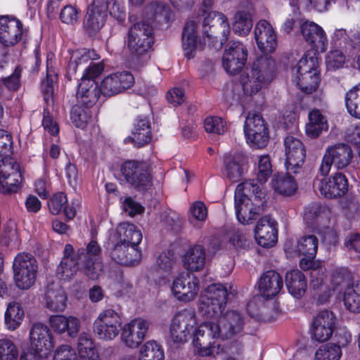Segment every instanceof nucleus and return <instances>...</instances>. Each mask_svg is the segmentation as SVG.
Returning a JSON list of instances; mask_svg holds the SVG:
<instances>
[{"label": "nucleus", "mask_w": 360, "mask_h": 360, "mask_svg": "<svg viewBox=\"0 0 360 360\" xmlns=\"http://www.w3.org/2000/svg\"><path fill=\"white\" fill-rule=\"evenodd\" d=\"M250 193L254 194L255 201L257 199L262 201L266 195L262 181H242L236 188V214L238 221L243 224L251 223L260 211V205L248 197Z\"/></svg>", "instance_id": "f257e3e1"}, {"label": "nucleus", "mask_w": 360, "mask_h": 360, "mask_svg": "<svg viewBox=\"0 0 360 360\" xmlns=\"http://www.w3.org/2000/svg\"><path fill=\"white\" fill-rule=\"evenodd\" d=\"M274 61L269 56H261L252 63L250 70L241 74L240 82L244 94L252 96L269 83L274 75Z\"/></svg>", "instance_id": "f03ea898"}, {"label": "nucleus", "mask_w": 360, "mask_h": 360, "mask_svg": "<svg viewBox=\"0 0 360 360\" xmlns=\"http://www.w3.org/2000/svg\"><path fill=\"white\" fill-rule=\"evenodd\" d=\"M130 53L136 57L146 54L154 43L153 28L145 21L133 23L124 41Z\"/></svg>", "instance_id": "7ed1b4c3"}, {"label": "nucleus", "mask_w": 360, "mask_h": 360, "mask_svg": "<svg viewBox=\"0 0 360 360\" xmlns=\"http://www.w3.org/2000/svg\"><path fill=\"white\" fill-rule=\"evenodd\" d=\"M229 297L227 288L219 283L209 285L201 294L199 300V310L207 318L221 314Z\"/></svg>", "instance_id": "20e7f679"}, {"label": "nucleus", "mask_w": 360, "mask_h": 360, "mask_svg": "<svg viewBox=\"0 0 360 360\" xmlns=\"http://www.w3.org/2000/svg\"><path fill=\"white\" fill-rule=\"evenodd\" d=\"M202 21L204 41L208 42L209 46H216L218 42L219 34L222 38L220 39L219 48L227 40L230 33V25L227 18L221 13L209 12L205 13Z\"/></svg>", "instance_id": "39448f33"}, {"label": "nucleus", "mask_w": 360, "mask_h": 360, "mask_svg": "<svg viewBox=\"0 0 360 360\" xmlns=\"http://www.w3.org/2000/svg\"><path fill=\"white\" fill-rule=\"evenodd\" d=\"M37 262L28 253H19L13 264V278L16 286L21 290L30 288L35 282L37 273Z\"/></svg>", "instance_id": "423d86ee"}, {"label": "nucleus", "mask_w": 360, "mask_h": 360, "mask_svg": "<svg viewBox=\"0 0 360 360\" xmlns=\"http://www.w3.org/2000/svg\"><path fill=\"white\" fill-rule=\"evenodd\" d=\"M293 82L303 92L311 94L318 88L319 76L315 68L314 60L303 56L292 69Z\"/></svg>", "instance_id": "0eeeda50"}, {"label": "nucleus", "mask_w": 360, "mask_h": 360, "mask_svg": "<svg viewBox=\"0 0 360 360\" xmlns=\"http://www.w3.org/2000/svg\"><path fill=\"white\" fill-rule=\"evenodd\" d=\"M285 148L286 178L280 174L274 175L273 180H292L300 172L305 158V150L302 143L292 136H288L284 141Z\"/></svg>", "instance_id": "6e6552de"}, {"label": "nucleus", "mask_w": 360, "mask_h": 360, "mask_svg": "<svg viewBox=\"0 0 360 360\" xmlns=\"http://www.w3.org/2000/svg\"><path fill=\"white\" fill-rule=\"evenodd\" d=\"M221 338V331L217 323H202L194 333L193 345L194 351L200 356H207L214 353V340Z\"/></svg>", "instance_id": "1a4fd4ad"}, {"label": "nucleus", "mask_w": 360, "mask_h": 360, "mask_svg": "<svg viewBox=\"0 0 360 360\" xmlns=\"http://www.w3.org/2000/svg\"><path fill=\"white\" fill-rule=\"evenodd\" d=\"M121 326L122 319L118 312L112 309H107L102 311L94 320L93 330L99 339L109 341L119 335Z\"/></svg>", "instance_id": "9d476101"}, {"label": "nucleus", "mask_w": 360, "mask_h": 360, "mask_svg": "<svg viewBox=\"0 0 360 360\" xmlns=\"http://www.w3.org/2000/svg\"><path fill=\"white\" fill-rule=\"evenodd\" d=\"M197 323L194 310L185 309L177 312L174 316L170 324L171 338L175 342L184 343L187 342Z\"/></svg>", "instance_id": "9b49d317"}, {"label": "nucleus", "mask_w": 360, "mask_h": 360, "mask_svg": "<svg viewBox=\"0 0 360 360\" xmlns=\"http://www.w3.org/2000/svg\"><path fill=\"white\" fill-rule=\"evenodd\" d=\"M101 248L95 240H91L86 249L80 248L75 255L82 263V269L90 279L96 280L101 276L103 264L99 261L101 255Z\"/></svg>", "instance_id": "f8f14e48"}, {"label": "nucleus", "mask_w": 360, "mask_h": 360, "mask_svg": "<svg viewBox=\"0 0 360 360\" xmlns=\"http://www.w3.org/2000/svg\"><path fill=\"white\" fill-rule=\"evenodd\" d=\"M243 130L248 143L258 148H264L269 141V134L262 117L255 112H249Z\"/></svg>", "instance_id": "ddd939ff"}, {"label": "nucleus", "mask_w": 360, "mask_h": 360, "mask_svg": "<svg viewBox=\"0 0 360 360\" xmlns=\"http://www.w3.org/2000/svg\"><path fill=\"white\" fill-rule=\"evenodd\" d=\"M29 338L30 342L29 350L44 356H47L54 347L53 333L51 329L42 323L37 322L32 324Z\"/></svg>", "instance_id": "4468645a"}, {"label": "nucleus", "mask_w": 360, "mask_h": 360, "mask_svg": "<svg viewBox=\"0 0 360 360\" xmlns=\"http://www.w3.org/2000/svg\"><path fill=\"white\" fill-rule=\"evenodd\" d=\"M150 323L143 318H135L121 328V340L128 347L136 348L144 340Z\"/></svg>", "instance_id": "2eb2a0df"}, {"label": "nucleus", "mask_w": 360, "mask_h": 360, "mask_svg": "<svg viewBox=\"0 0 360 360\" xmlns=\"http://www.w3.org/2000/svg\"><path fill=\"white\" fill-rule=\"evenodd\" d=\"M335 316L332 311L323 310L313 319L311 325L312 340L323 342L332 336L335 328Z\"/></svg>", "instance_id": "dca6fc26"}, {"label": "nucleus", "mask_w": 360, "mask_h": 360, "mask_svg": "<svg viewBox=\"0 0 360 360\" xmlns=\"http://www.w3.org/2000/svg\"><path fill=\"white\" fill-rule=\"evenodd\" d=\"M26 30L22 22L15 18L0 17V41L5 46H13L25 39Z\"/></svg>", "instance_id": "f3484780"}, {"label": "nucleus", "mask_w": 360, "mask_h": 360, "mask_svg": "<svg viewBox=\"0 0 360 360\" xmlns=\"http://www.w3.org/2000/svg\"><path fill=\"white\" fill-rule=\"evenodd\" d=\"M107 16L108 5L105 0H94L84 19V30L90 35L96 34L105 25Z\"/></svg>", "instance_id": "a211bd4d"}, {"label": "nucleus", "mask_w": 360, "mask_h": 360, "mask_svg": "<svg viewBox=\"0 0 360 360\" xmlns=\"http://www.w3.org/2000/svg\"><path fill=\"white\" fill-rule=\"evenodd\" d=\"M248 51L239 41H231L227 44L223 56V67L226 72L234 75L243 68L247 60Z\"/></svg>", "instance_id": "6ab92c4d"}, {"label": "nucleus", "mask_w": 360, "mask_h": 360, "mask_svg": "<svg viewBox=\"0 0 360 360\" xmlns=\"http://www.w3.org/2000/svg\"><path fill=\"white\" fill-rule=\"evenodd\" d=\"M134 84V76L129 72H119L105 77L101 84V93L108 96L122 93Z\"/></svg>", "instance_id": "aec40b11"}, {"label": "nucleus", "mask_w": 360, "mask_h": 360, "mask_svg": "<svg viewBox=\"0 0 360 360\" xmlns=\"http://www.w3.org/2000/svg\"><path fill=\"white\" fill-rule=\"evenodd\" d=\"M255 39L259 49L268 56L273 53L278 45L277 37L271 25L265 20H259L255 25Z\"/></svg>", "instance_id": "412c9836"}, {"label": "nucleus", "mask_w": 360, "mask_h": 360, "mask_svg": "<svg viewBox=\"0 0 360 360\" xmlns=\"http://www.w3.org/2000/svg\"><path fill=\"white\" fill-rule=\"evenodd\" d=\"M217 324L221 331V338L229 339L243 331L245 325L244 316L238 311L229 310L222 314Z\"/></svg>", "instance_id": "4be33fe9"}, {"label": "nucleus", "mask_w": 360, "mask_h": 360, "mask_svg": "<svg viewBox=\"0 0 360 360\" xmlns=\"http://www.w3.org/2000/svg\"><path fill=\"white\" fill-rule=\"evenodd\" d=\"M199 290L198 281L195 276L189 274H182L176 277L172 286V291L174 297L183 302L193 300Z\"/></svg>", "instance_id": "5701e85b"}, {"label": "nucleus", "mask_w": 360, "mask_h": 360, "mask_svg": "<svg viewBox=\"0 0 360 360\" xmlns=\"http://www.w3.org/2000/svg\"><path fill=\"white\" fill-rule=\"evenodd\" d=\"M276 222L270 216L261 218L255 229L257 243L264 248L274 246L277 242Z\"/></svg>", "instance_id": "b1692460"}, {"label": "nucleus", "mask_w": 360, "mask_h": 360, "mask_svg": "<svg viewBox=\"0 0 360 360\" xmlns=\"http://www.w3.org/2000/svg\"><path fill=\"white\" fill-rule=\"evenodd\" d=\"M223 162L225 175L229 179L239 180L248 169L247 157L240 152L225 153Z\"/></svg>", "instance_id": "393cba45"}, {"label": "nucleus", "mask_w": 360, "mask_h": 360, "mask_svg": "<svg viewBox=\"0 0 360 360\" xmlns=\"http://www.w3.org/2000/svg\"><path fill=\"white\" fill-rule=\"evenodd\" d=\"M301 33L304 40L317 51H326L328 38L323 29L312 21H305L300 25Z\"/></svg>", "instance_id": "a878e982"}, {"label": "nucleus", "mask_w": 360, "mask_h": 360, "mask_svg": "<svg viewBox=\"0 0 360 360\" xmlns=\"http://www.w3.org/2000/svg\"><path fill=\"white\" fill-rule=\"evenodd\" d=\"M79 262L72 245L66 244L63 250V257L56 271L58 278L64 281H70L77 272Z\"/></svg>", "instance_id": "bb28decb"}, {"label": "nucleus", "mask_w": 360, "mask_h": 360, "mask_svg": "<svg viewBox=\"0 0 360 360\" xmlns=\"http://www.w3.org/2000/svg\"><path fill=\"white\" fill-rule=\"evenodd\" d=\"M101 93V86L95 80L82 77L77 86V103L86 108H91L98 101Z\"/></svg>", "instance_id": "cd10ccee"}, {"label": "nucleus", "mask_w": 360, "mask_h": 360, "mask_svg": "<svg viewBox=\"0 0 360 360\" xmlns=\"http://www.w3.org/2000/svg\"><path fill=\"white\" fill-rule=\"evenodd\" d=\"M152 131L149 120L146 117L139 116L134 123L131 134L124 139L125 143H133L134 146L141 148L150 143Z\"/></svg>", "instance_id": "c85d7f7f"}, {"label": "nucleus", "mask_w": 360, "mask_h": 360, "mask_svg": "<svg viewBox=\"0 0 360 360\" xmlns=\"http://www.w3.org/2000/svg\"><path fill=\"white\" fill-rule=\"evenodd\" d=\"M49 323L55 333L60 335L67 333L70 338H75L81 327L79 319L74 316L51 315Z\"/></svg>", "instance_id": "c756f323"}, {"label": "nucleus", "mask_w": 360, "mask_h": 360, "mask_svg": "<svg viewBox=\"0 0 360 360\" xmlns=\"http://www.w3.org/2000/svg\"><path fill=\"white\" fill-rule=\"evenodd\" d=\"M184 54L188 59L193 58L197 52L202 50L203 46L198 40L197 25L195 22H187L182 34Z\"/></svg>", "instance_id": "7c9ffc66"}, {"label": "nucleus", "mask_w": 360, "mask_h": 360, "mask_svg": "<svg viewBox=\"0 0 360 360\" xmlns=\"http://www.w3.org/2000/svg\"><path fill=\"white\" fill-rule=\"evenodd\" d=\"M141 252L138 248L118 242L110 252L111 258L117 263L131 266L139 262Z\"/></svg>", "instance_id": "2f4dec72"}, {"label": "nucleus", "mask_w": 360, "mask_h": 360, "mask_svg": "<svg viewBox=\"0 0 360 360\" xmlns=\"http://www.w3.org/2000/svg\"><path fill=\"white\" fill-rule=\"evenodd\" d=\"M352 341L350 334L340 337L338 344L327 343L320 346L315 352L314 360H340L342 356L341 347H346Z\"/></svg>", "instance_id": "473e14b6"}, {"label": "nucleus", "mask_w": 360, "mask_h": 360, "mask_svg": "<svg viewBox=\"0 0 360 360\" xmlns=\"http://www.w3.org/2000/svg\"><path fill=\"white\" fill-rule=\"evenodd\" d=\"M283 287L281 276L275 271L265 272L260 278L259 290L260 294L266 298L276 296Z\"/></svg>", "instance_id": "72a5a7b5"}, {"label": "nucleus", "mask_w": 360, "mask_h": 360, "mask_svg": "<svg viewBox=\"0 0 360 360\" xmlns=\"http://www.w3.org/2000/svg\"><path fill=\"white\" fill-rule=\"evenodd\" d=\"M46 307L51 311H63L66 308L68 296L64 290L54 283L49 285L45 294Z\"/></svg>", "instance_id": "f704fd0d"}, {"label": "nucleus", "mask_w": 360, "mask_h": 360, "mask_svg": "<svg viewBox=\"0 0 360 360\" xmlns=\"http://www.w3.org/2000/svg\"><path fill=\"white\" fill-rule=\"evenodd\" d=\"M205 249L200 245L191 247L184 256L183 264L186 269L191 271H199L205 264Z\"/></svg>", "instance_id": "c9c22d12"}, {"label": "nucleus", "mask_w": 360, "mask_h": 360, "mask_svg": "<svg viewBox=\"0 0 360 360\" xmlns=\"http://www.w3.org/2000/svg\"><path fill=\"white\" fill-rule=\"evenodd\" d=\"M326 154L338 169L347 167L353 158L352 150L346 143H339L328 148Z\"/></svg>", "instance_id": "e433bc0d"}, {"label": "nucleus", "mask_w": 360, "mask_h": 360, "mask_svg": "<svg viewBox=\"0 0 360 360\" xmlns=\"http://www.w3.org/2000/svg\"><path fill=\"white\" fill-rule=\"evenodd\" d=\"M117 238L120 242L138 248L142 240V233L133 224L122 222L118 224L117 229Z\"/></svg>", "instance_id": "4c0bfd02"}, {"label": "nucleus", "mask_w": 360, "mask_h": 360, "mask_svg": "<svg viewBox=\"0 0 360 360\" xmlns=\"http://www.w3.org/2000/svg\"><path fill=\"white\" fill-rule=\"evenodd\" d=\"M285 284L289 292L295 297H301L305 292L307 281L300 271L296 269L288 272L285 275Z\"/></svg>", "instance_id": "58836bf2"}, {"label": "nucleus", "mask_w": 360, "mask_h": 360, "mask_svg": "<svg viewBox=\"0 0 360 360\" xmlns=\"http://www.w3.org/2000/svg\"><path fill=\"white\" fill-rule=\"evenodd\" d=\"M330 215V210L326 205L314 202L309 204L304 209V219L309 226L323 219H328Z\"/></svg>", "instance_id": "ea45409f"}, {"label": "nucleus", "mask_w": 360, "mask_h": 360, "mask_svg": "<svg viewBox=\"0 0 360 360\" xmlns=\"http://www.w3.org/2000/svg\"><path fill=\"white\" fill-rule=\"evenodd\" d=\"M98 55L94 50L82 49L74 51L70 57L68 69L70 73H76L77 69L81 67L86 68L88 63L98 59Z\"/></svg>", "instance_id": "a19ab883"}, {"label": "nucleus", "mask_w": 360, "mask_h": 360, "mask_svg": "<svg viewBox=\"0 0 360 360\" xmlns=\"http://www.w3.org/2000/svg\"><path fill=\"white\" fill-rule=\"evenodd\" d=\"M121 172L126 180H148L153 177L145 169L143 164L136 161H127L121 167Z\"/></svg>", "instance_id": "79ce46f5"}, {"label": "nucleus", "mask_w": 360, "mask_h": 360, "mask_svg": "<svg viewBox=\"0 0 360 360\" xmlns=\"http://www.w3.org/2000/svg\"><path fill=\"white\" fill-rule=\"evenodd\" d=\"M77 350L81 360H100L91 335L82 333L78 338Z\"/></svg>", "instance_id": "37998d69"}, {"label": "nucleus", "mask_w": 360, "mask_h": 360, "mask_svg": "<svg viewBox=\"0 0 360 360\" xmlns=\"http://www.w3.org/2000/svg\"><path fill=\"white\" fill-rule=\"evenodd\" d=\"M13 180L26 178L25 171L20 169V165L11 158H4L0 160V180Z\"/></svg>", "instance_id": "c03bdc74"}, {"label": "nucleus", "mask_w": 360, "mask_h": 360, "mask_svg": "<svg viewBox=\"0 0 360 360\" xmlns=\"http://www.w3.org/2000/svg\"><path fill=\"white\" fill-rule=\"evenodd\" d=\"M309 123L306 132L312 138L318 137L323 131L328 129V122L319 110H313L309 113Z\"/></svg>", "instance_id": "a18cd8bd"}, {"label": "nucleus", "mask_w": 360, "mask_h": 360, "mask_svg": "<svg viewBox=\"0 0 360 360\" xmlns=\"http://www.w3.org/2000/svg\"><path fill=\"white\" fill-rule=\"evenodd\" d=\"M348 181H319L317 186L321 194L326 198L342 196L348 190Z\"/></svg>", "instance_id": "49530a36"}, {"label": "nucleus", "mask_w": 360, "mask_h": 360, "mask_svg": "<svg viewBox=\"0 0 360 360\" xmlns=\"http://www.w3.org/2000/svg\"><path fill=\"white\" fill-rule=\"evenodd\" d=\"M319 246L318 238L313 235H305L297 240L295 252L299 255H304L315 258Z\"/></svg>", "instance_id": "de8ad7c7"}, {"label": "nucleus", "mask_w": 360, "mask_h": 360, "mask_svg": "<svg viewBox=\"0 0 360 360\" xmlns=\"http://www.w3.org/2000/svg\"><path fill=\"white\" fill-rule=\"evenodd\" d=\"M24 318V311L20 304L16 302L8 303L5 312V323L8 330L18 328Z\"/></svg>", "instance_id": "09e8293b"}, {"label": "nucleus", "mask_w": 360, "mask_h": 360, "mask_svg": "<svg viewBox=\"0 0 360 360\" xmlns=\"http://www.w3.org/2000/svg\"><path fill=\"white\" fill-rule=\"evenodd\" d=\"M344 98L348 113L360 120V83L347 91Z\"/></svg>", "instance_id": "8fccbe9b"}, {"label": "nucleus", "mask_w": 360, "mask_h": 360, "mask_svg": "<svg viewBox=\"0 0 360 360\" xmlns=\"http://www.w3.org/2000/svg\"><path fill=\"white\" fill-rule=\"evenodd\" d=\"M138 360H165L163 349L157 342L147 341L139 350Z\"/></svg>", "instance_id": "3c124183"}, {"label": "nucleus", "mask_w": 360, "mask_h": 360, "mask_svg": "<svg viewBox=\"0 0 360 360\" xmlns=\"http://www.w3.org/2000/svg\"><path fill=\"white\" fill-rule=\"evenodd\" d=\"M90 108L82 107L79 103L72 107L70 119L73 124L80 129H84L91 120V111Z\"/></svg>", "instance_id": "603ef678"}, {"label": "nucleus", "mask_w": 360, "mask_h": 360, "mask_svg": "<svg viewBox=\"0 0 360 360\" xmlns=\"http://www.w3.org/2000/svg\"><path fill=\"white\" fill-rule=\"evenodd\" d=\"M233 30L240 36H245L250 32L252 27L251 15L246 11H238L234 17Z\"/></svg>", "instance_id": "864d4df0"}, {"label": "nucleus", "mask_w": 360, "mask_h": 360, "mask_svg": "<svg viewBox=\"0 0 360 360\" xmlns=\"http://www.w3.org/2000/svg\"><path fill=\"white\" fill-rule=\"evenodd\" d=\"M343 300L347 309L354 313L360 312V283L347 288Z\"/></svg>", "instance_id": "5fc2aeb1"}, {"label": "nucleus", "mask_w": 360, "mask_h": 360, "mask_svg": "<svg viewBox=\"0 0 360 360\" xmlns=\"http://www.w3.org/2000/svg\"><path fill=\"white\" fill-rule=\"evenodd\" d=\"M18 350L8 338L0 339V360H18Z\"/></svg>", "instance_id": "6e6d98bb"}, {"label": "nucleus", "mask_w": 360, "mask_h": 360, "mask_svg": "<svg viewBox=\"0 0 360 360\" xmlns=\"http://www.w3.org/2000/svg\"><path fill=\"white\" fill-rule=\"evenodd\" d=\"M205 130L208 133L224 134L226 131V124L221 117L212 116L204 121Z\"/></svg>", "instance_id": "4d7b16f0"}, {"label": "nucleus", "mask_w": 360, "mask_h": 360, "mask_svg": "<svg viewBox=\"0 0 360 360\" xmlns=\"http://www.w3.org/2000/svg\"><path fill=\"white\" fill-rule=\"evenodd\" d=\"M110 15L120 22L124 20L126 10L124 2L120 0H105Z\"/></svg>", "instance_id": "13d9d810"}, {"label": "nucleus", "mask_w": 360, "mask_h": 360, "mask_svg": "<svg viewBox=\"0 0 360 360\" xmlns=\"http://www.w3.org/2000/svg\"><path fill=\"white\" fill-rule=\"evenodd\" d=\"M272 188L279 195L290 196L297 192L298 185L296 181H272Z\"/></svg>", "instance_id": "bf43d9fd"}, {"label": "nucleus", "mask_w": 360, "mask_h": 360, "mask_svg": "<svg viewBox=\"0 0 360 360\" xmlns=\"http://www.w3.org/2000/svg\"><path fill=\"white\" fill-rule=\"evenodd\" d=\"M156 264L160 270L169 272L175 264L174 252L172 250L161 252L157 258Z\"/></svg>", "instance_id": "052dcab7"}, {"label": "nucleus", "mask_w": 360, "mask_h": 360, "mask_svg": "<svg viewBox=\"0 0 360 360\" xmlns=\"http://www.w3.org/2000/svg\"><path fill=\"white\" fill-rule=\"evenodd\" d=\"M272 166L269 155H261L258 161L257 180H265L271 176Z\"/></svg>", "instance_id": "680f3d73"}, {"label": "nucleus", "mask_w": 360, "mask_h": 360, "mask_svg": "<svg viewBox=\"0 0 360 360\" xmlns=\"http://www.w3.org/2000/svg\"><path fill=\"white\" fill-rule=\"evenodd\" d=\"M345 56L340 50L331 51L326 56V63L328 69L335 70L343 66Z\"/></svg>", "instance_id": "e2e57ef3"}, {"label": "nucleus", "mask_w": 360, "mask_h": 360, "mask_svg": "<svg viewBox=\"0 0 360 360\" xmlns=\"http://www.w3.org/2000/svg\"><path fill=\"white\" fill-rule=\"evenodd\" d=\"M67 202V196L63 192L54 194L48 202L50 212L54 215L58 214Z\"/></svg>", "instance_id": "0e129e2a"}, {"label": "nucleus", "mask_w": 360, "mask_h": 360, "mask_svg": "<svg viewBox=\"0 0 360 360\" xmlns=\"http://www.w3.org/2000/svg\"><path fill=\"white\" fill-rule=\"evenodd\" d=\"M122 210L130 217L142 214L145 208L131 197H127L122 202Z\"/></svg>", "instance_id": "69168bd1"}, {"label": "nucleus", "mask_w": 360, "mask_h": 360, "mask_svg": "<svg viewBox=\"0 0 360 360\" xmlns=\"http://www.w3.org/2000/svg\"><path fill=\"white\" fill-rule=\"evenodd\" d=\"M191 216L198 221H204L207 217V208L202 201H195L189 207Z\"/></svg>", "instance_id": "338daca9"}, {"label": "nucleus", "mask_w": 360, "mask_h": 360, "mask_svg": "<svg viewBox=\"0 0 360 360\" xmlns=\"http://www.w3.org/2000/svg\"><path fill=\"white\" fill-rule=\"evenodd\" d=\"M54 360H78V359L74 349L68 345H63L56 350Z\"/></svg>", "instance_id": "774afa93"}]
</instances>
